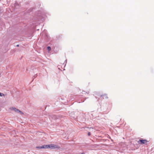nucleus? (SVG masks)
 <instances>
[{
	"instance_id": "5",
	"label": "nucleus",
	"mask_w": 154,
	"mask_h": 154,
	"mask_svg": "<svg viewBox=\"0 0 154 154\" xmlns=\"http://www.w3.org/2000/svg\"><path fill=\"white\" fill-rule=\"evenodd\" d=\"M88 135L89 136L91 135V133L90 132H89L88 134Z\"/></svg>"
},
{
	"instance_id": "4",
	"label": "nucleus",
	"mask_w": 154,
	"mask_h": 154,
	"mask_svg": "<svg viewBox=\"0 0 154 154\" xmlns=\"http://www.w3.org/2000/svg\"><path fill=\"white\" fill-rule=\"evenodd\" d=\"M47 49L49 51H50L51 50V48L50 47L48 46L47 47Z\"/></svg>"
},
{
	"instance_id": "2",
	"label": "nucleus",
	"mask_w": 154,
	"mask_h": 154,
	"mask_svg": "<svg viewBox=\"0 0 154 154\" xmlns=\"http://www.w3.org/2000/svg\"><path fill=\"white\" fill-rule=\"evenodd\" d=\"M148 141L146 140H140L138 141V143L140 144H145Z\"/></svg>"
},
{
	"instance_id": "6",
	"label": "nucleus",
	"mask_w": 154,
	"mask_h": 154,
	"mask_svg": "<svg viewBox=\"0 0 154 154\" xmlns=\"http://www.w3.org/2000/svg\"><path fill=\"white\" fill-rule=\"evenodd\" d=\"M1 94H2V93H0V96H2V95H1Z\"/></svg>"
},
{
	"instance_id": "7",
	"label": "nucleus",
	"mask_w": 154,
	"mask_h": 154,
	"mask_svg": "<svg viewBox=\"0 0 154 154\" xmlns=\"http://www.w3.org/2000/svg\"><path fill=\"white\" fill-rule=\"evenodd\" d=\"M17 46H19V45H17Z\"/></svg>"
},
{
	"instance_id": "3",
	"label": "nucleus",
	"mask_w": 154,
	"mask_h": 154,
	"mask_svg": "<svg viewBox=\"0 0 154 154\" xmlns=\"http://www.w3.org/2000/svg\"><path fill=\"white\" fill-rule=\"evenodd\" d=\"M12 109L14 110V111L15 112H18L20 113L21 115H23V113L20 110L18 109H17L15 108H13L12 107L11 109Z\"/></svg>"
},
{
	"instance_id": "1",
	"label": "nucleus",
	"mask_w": 154,
	"mask_h": 154,
	"mask_svg": "<svg viewBox=\"0 0 154 154\" xmlns=\"http://www.w3.org/2000/svg\"><path fill=\"white\" fill-rule=\"evenodd\" d=\"M37 148L39 149L49 148L51 149H59L60 148V147L57 145L52 144L51 145H47L45 146H38L37 147Z\"/></svg>"
}]
</instances>
